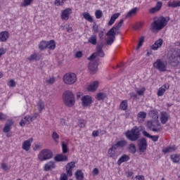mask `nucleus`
I'll return each mask as SVG.
<instances>
[{
  "label": "nucleus",
  "instance_id": "obj_2",
  "mask_svg": "<svg viewBox=\"0 0 180 180\" xmlns=\"http://www.w3.org/2000/svg\"><path fill=\"white\" fill-rule=\"evenodd\" d=\"M167 58L170 64L178 65L180 64V49L178 48L172 49L167 53Z\"/></svg>",
  "mask_w": 180,
  "mask_h": 180
},
{
  "label": "nucleus",
  "instance_id": "obj_23",
  "mask_svg": "<svg viewBox=\"0 0 180 180\" xmlns=\"http://www.w3.org/2000/svg\"><path fill=\"white\" fill-rule=\"evenodd\" d=\"M161 8H162V3L161 1H158L155 7L149 9V12L150 13H156V12H158V11L161 9Z\"/></svg>",
  "mask_w": 180,
  "mask_h": 180
},
{
  "label": "nucleus",
  "instance_id": "obj_16",
  "mask_svg": "<svg viewBox=\"0 0 180 180\" xmlns=\"http://www.w3.org/2000/svg\"><path fill=\"white\" fill-rule=\"evenodd\" d=\"M13 125V120H8L5 124L3 131L4 133H9V131H11V129H12Z\"/></svg>",
  "mask_w": 180,
  "mask_h": 180
},
{
  "label": "nucleus",
  "instance_id": "obj_64",
  "mask_svg": "<svg viewBox=\"0 0 180 180\" xmlns=\"http://www.w3.org/2000/svg\"><path fill=\"white\" fill-rule=\"evenodd\" d=\"M60 180H68V177L67 176V174H62L60 175Z\"/></svg>",
  "mask_w": 180,
  "mask_h": 180
},
{
  "label": "nucleus",
  "instance_id": "obj_6",
  "mask_svg": "<svg viewBox=\"0 0 180 180\" xmlns=\"http://www.w3.org/2000/svg\"><path fill=\"white\" fill-rule=\"evenodd\" d=\"M153 67L160 72H165L167 68H168V63L161 59H157L156 61L153 63Z\"/></svg>",
  "mask_w": 180,
  "mask_h": 180
},
{
  "label": "nucleus",
  "instance_id": "obj_49",
  "mask_svg": "<svg viewBox=\"0 0 180 180\" xmlns=\"http://www.w3.org/2000/svg\"><path fill=\"white\" fill-rule=\"evenodd\" d=\"M95 16L96 19H101L102 16H103V13H102V11L101 10H96L95 11Z\"/></svg>",
  "mask_w": 180,
  "mask_h": 180
},
{
  "label": "nucleus",
  "instance_id": "obj_55",
  "mask_svg": "<svg viewBox=\"0 0 180 180\" xmlns=\"http://www.w3.org/2000/svg\"><path fill=\"white\" fill-rule=\"evenodd\" d=\"M32 2H33V0H24L21 6H29Z\"/></svg>",
  "mask_w": 180,
  "mask_h": 180
},
{
  "label": "nucleus",
  "instance_id": "obj_36",
  "mask_svg": "<svg viewBox=\"0 0 180 180\" xmlns=\"http://www.w3.org/2000/svg\"><path fill=\"white\" fill-rule=\"evenodd\" d=\"M137 13V8H132L126 15L125 18L129 19V18H131V16L136 15Z\"/></svg>",
  "mask_w": 180,
  "mask_h": 180
},
{
  "label": "nucleus",
  "instance_id": "obj_13",
  "mask_svg": "<svg viewBox=\"0 0 180 180\" xmlns=\"http://www.w3.org/2000/svg\"><path fill=\"white\" fill-rule=\"evenodd\" d=\"M71 13H72V8H67L62 11L60 18L63 20H68V19H70V15H71Z\"/></svg>",
  "mask_w": 180,
  "mask_h": 180
},
{
  "label": "nucleus",
  "instance_id": "obj_43",
  "mask_svg": "<svg viewBox=\"0 0 180 180\" xmlns=\"http://www.w3.org/2000/svg\"><path fill=\"white\" fill-rule=\"evenodd\" d=\"M88 41L91 44H93L94 46H96V35L91 36L90 38H89Z\"/></svg>",
  "mask_w": 180,
  "mask_h": 180
},
{
  "label": "nucleus",
  "instance_id": "obj_38",
  "mask_svg": "<svg viewBox=\"0 0 180 180\" xmlns=\"http://www.w3.org/2000/svg\"><path fill=\"white\" fill-rule=\"evenodd\" d=\"M39 50H41V51H43V50H46V49H47V41H41L39 44Z\"/></svg>",
  "mask_w": 180,
  "mask_h": 180
},
{
  "label": "nucleus",
  "instance_id": "obj_32",
  "mask_svg": "<svg viewBox=\"0 0 180 180\" xmlns=\"http://www.w3.org/2000/svg\"><path fill=\"white\" fill-rule=\"evenodd\" d=\"M150 117L154 119V120H158V111L155 110H151L149 112Z\"/></svg>",
  "mask_w": 180,
  "mask_h": 180
},
{
  "label": "nucleus",
  "instance_id": "obj_19",
  "mask_svg": "<svg viewBox=\"0 0 180 180\" xmlns=\"http://www.w3.org/2000/svg\"><path fill=\"white\" fill-rule=\"evenodd\" d=\"M169 89V85L167 86V84H163L161 87L159 88L157 95L158 96H162L164 94H165V91L167 89Z\"/></svg>",
  "mask_w": 180,
  "mask_h": 180
},
{
  "label": "nucleus",
  "instance_id": "obj_63",
  "mask_svg": "<svg viewBox=\"0 0 180 180\" xmlns=\"http://www.w3.org/2000/svg\"><path fill=\"white\" fill-rule=\"evenodd\" d=\"M6 117H8L6 116V115H5L2 112H0V120H5L6 119Z\"/></svg>",
  "mask_w": 180,
  "mask_h": 180
},
{
  "label": "nucleus",
  "instance_id": "obj_50",
  "mask_svg": "<svg viewBox=\"0 0 180 180\" xmlns=\"http://www.w3.org/2000/svg\"><path fill=\"white\" fill-rule=\"evenodd\" d=\"M117 143L119 147H121V148L126 147V146H127V141L126 140L119 141L117 142Z\"/></svg>",
  "mask_w": 180,
  "mask_h": 180
},
{
  "label": "nucleus",
  "instance_id": "obj_52",
  "mask_svg": "<svg viewBox=\"0 0 180 180\" xmlns=\"http://www.w3.org/2000/svg\"><path fill=\"white\" fill-rule=\"evenodd\" d=\"M115 39L116 37H109L108 39L107 40V44L108 46H111V44H113V41H115Z\"/></svg>",
  "mask_w": 180,
  "mask_h": 180
},
{
  "label": "nucleus",
  "instance_id": "obj_60",
  "mask_svg": "<svg viewBox=\"0 0 180 180\" xmlns=\"http://www.w3.org/2000/svg\"><path fill=\"white\" fill-rule=\"evenodd\" d=\"M8 86H11V88H13L14 86H16V83L13 79H11L9 81Z\"/></svg>",
  "mask_w": 180,
  "mask_h": 180
},
{
  "label": "nucleus",
  "instance_id": "obj_57",
  "mask_svg": "<svg viewBox=\"0 0 180 180\" xmlns=\"http://www.w3.org/2000/svg\"><path fill=\"white\" fill-rule=\"evenodd\" d=\"M85 124H86V121H85L84 120H80L79 121V127L81 129H83V127H85Z\"/></svg>",
  "mask_w": 180,
  "mask_h": 180
},
{
  "label": "nucleus",
  "instance_id": "obj_24",
  "mask_svg": "<svg viewBox=\"0 0 180 180\" xmlns=\"http://www.w3.org/2000/svg\"><path fill=\"white\" fill-rule=\"evenodd\" d=\"M168 119H169V115L166 112H162L160 116V122L162 124H165L168 122Z\"/></svg>",
  "mask_w": 180,
  "mask_h": 180
},
{
  "label": "nucleus",
  "instance_id": "obj_11",
  "mask_svg": "<svg viewBox=\"0 0 180 180\" xmlns=\"http://www.w3.org/2000/svg\"><path fill=\"white\" fill-rule=\"evenodd\" d=\"M147 140H146V138L141 139L138 143L140 153H145L147 150Z\"/></svg>",
  "mask_w": 180,
  "mask_h": 180
},
{
  "label": "nucleus",
  "instance_id": "obj_15",
  "mask_svg": "<svg viewBox=\"0 0 180 180\" xmlns=\"http://www.w3.org/2000/svg\"><path fill=\"white\" fill-rule=\"evenodd\" d=\"M33 142V138H30L28 140L25 141L22 143V148L25 150V151H29L30 150V147H32V143Z\"/></svg>",
  "mask_w": 180,
  "mask_h": 180
},
{
  "label": "nucleus",
  "instance_id": "obj_4",
  "mask_svg": "<svg viewBox=\"0 0 180 180\" xmlns=\"http://www.w3.org/2000/svg\"><path fill=\"white\" fill-rule=\"evenodd\" d=\"M140 129L137 127H134L125 133V136L129 141H137L140 139Z\"/></svg>",
  "mask_w": 180,
  "mask_h": 180
},
{
  "label": "nucleus",
  "instance_id": "obj_17",
  "mask_svg": "<svg viewBox=\"0 0 180 180\" xmlns=\"http://www.w3.org/2000/svg\"><path fill=\"white\" fill-rule=\"evenodd\" d=\"M54 160L56 162H64L65 161H68V158L65 155L59 154L54 158Z\"/></svg>",
  "mask_w": 180,
  "mask_h": 180
},
{
  "label": "nucleus",
  "instance_id": "obj_31",
  "mask_svg": "<svg viewBox=\"0 0 180 180\" xmlns=\"http://www.w3.org/2000/svg\"><path fill=\"white\" fill-rule=\"evenodd\" d=\"M46 49H49V50H54L56 49V41L54 40L46 41Z\"/></svg>",
  "mask_w": 180,
  "mask_h": 180
},
{
  "label": "nucleus",
  "instance_id": "obj_62",
  "mask_svg": "<svg viewBox=\"0 0 180 180\" xmlns=\"http://www.w3.org/2000/svg\"><path fill=\"white\" fill-rule=\"evenodd\" d=\"M92 136L93 137H98L99 136V130L93 131Z\"/></svg>",
  "mask_w": 180,
  "mask_h": 180
},
{
  "label": "nucleus",
  "instance_id": "obj_34",
  "mask_svg": "<svg viewBox=\"0 0 180 180\" xmlns=\"http://www.w3.org/2000/svg\"><path fill=\"white\" fill-rule=\"evenodd\" d=\"M129 106V104L127 103V100H124L121 102L120 105V108L121 110H127V108Z\"/></svg>",
  "mask_w": 180,
  "mask_h": 180
},
{
  "label": "nucleus",
  "instance_id": "obj_8",
  "mask_svg": "<svg viewBox=\"0 0 180 180\" xmlns=\"http://www.w3.org/2000/svg\"><path fill=\"white\" fill-rule=\"evenodd\" d=\"M51 158H53V152L49 149L42 150L38 155L39 161H47Z\"/></svg>",
  "mask_w": 180,
  "mask_h": 180
},
{
  "label": "nucleus",
  "instance_id": "obj_54",
  "mask_svg": "<svg viewBox=\"0 0 180 180\" xmlns=\"http://www.w3.org/2000/svg\"><path fill=\"white\" fill-rule=\"evenodd\" d=\"M1 169H3V171H9V169H11V167L8 166V165H6V163H1Z\"/></svg>",
  "mask_w": 180,
  "mask_h": 180
},
{
  "label": "nucleus",
  "instance_id": "obj_18",
  "mask_svg": "<svg viewBox=\"0 0 180 180\" xmlns=\"http://www.w3.org/2000/svg\"><path fill=\"white\" fill-rule=\"evenodd\" d=\"M163 43L164 41L162 40V39H159L155 42L153 45L151 46L150 49L152 50H158V49H160V47H162Z\"/></svg>",
  "mask_w": 180,
  "mask_h": 180
},
{
  "label": "nucleus",
  "instance_id": "obj_47",
  "mask_svg": "<svg viewBox=\"0 0 180 180\" xmlns=\"http://www.w3.org/2000/svg\"><path fill=\"white\" fill-rule=\"evenodd\" d=\"M61 144L63 154H67L68 153V146L64 142H62Z\"/></svg>",
  "mask_w": 180,
  "mask_h": 180
},
{
  "label": "nucleus",
  "instance_id": "obj_27",
  "mask_svg": "<svg viewBox=\"0 0 180 180\" xmlns=\"http://www.w3.org/2000/svg\"><path fill=\"white\" fill-rule=\"evenodd\" d=\"M130 160V157L127 155H123L122 156L120 157V158L117 161V165H122L123 162H127Z\"/></svg>",
  "mask_w": 180,
  "mask_h": 180
},
{
  "label": "nucleus",
  "instance_id": "obj_44",
  "mask_svg": "<svg viewBox=\"0 0 180 180\" xmlns=\"http://www.w3.org/2000/svg\"><path fill=\"white\" fill-rule=\"evenodd\" d=\"M38 110L41 113L42 110L44 109V103L41 101H39L37 103Z\"/></svg>",
  "mask_w": 180,
  "mask_h": 180
},
{
  "label": "nucleus",
  "instance_id": "obj_61",
  "mask_svg": "<svg viewBox=\"0 0 180 180\" xmlns=\"http://www.w3.org/2000/svg\"><path fill=\"white\" fill-rule=\"evenodd\" d=\"M131 99H136L137 98V94L134 92H131L129 94Z\"/></svg>",
  "mask_w": 180,
  "mask_h": 180
},
{
  "label": "nucleus",
  "instance_id": "obj_48",
  "mask_svg": "<svg viewBox=\"0 0 180 180\" xmlns=\"http://www.w3.org/2000/svg\"><path fill=\"white\" fill-rule=\"evenodd\" d=\"M136 94L139 95V96H143L144 95V92H146V87H142L141 89H137L136 90Z\"/></svg>",
  "mask_w": 180,
  "mask_h": 180
},
{
  "label": "nucleus",
  "instance_id": "obj_12",
  "mask_svg": "<svg viewBox=\"0 0 180 180\" xmlns=\"http://www.w3.org/2000/svg\"><path fill=\"white\" fill-rule=\"evenodd\" d=\"M91 62L89 64V70L90 74H96L98 71V61L94 60V59L90 60Z\"/></svg>",
  "mask_w": 180,
  "mask_h": 180
},
{
  "label": "nucleus",
  "instance_id": "obj_22",
  "mask_svg": "<svg viewBox=\"0 0 180 180\" xmlns=\"http://www.w3.org/2000/svg\"><path fill=\"white\" fill-rule=\"evenodd\" d=\"M9 39V32L8 31H2L0 32V41L4 42Z\"/></svg>",
  "mask_w": 180,
  "mask_h": 180
},
{
  "label": "nucleus",
  "instance_id": "obj_39",
  "mask_svg": "<svg viewBox=\"0 0 180 180\" xmlns=\"http://www.w3.org/2000/svg\"><path fill=\"white\" fill-rule=\"evenodd\" d=\"M172 161L174 163H178L180 160V156L177 154H173L170 156Z\"/></svg>",
  "mask_w": 180,
  "mask_h": 180
},
{
  "label": "nucleus",
  "instance_id": "obj_53",
  "mask_svg": "<svg viewBox=\"0 0 180 180\" xmlns=\"http://www.w3.org/2000/svg\"><path fill=\"white\" fill-rule=\"evenodd\" d=\"M143 43H144V37H141L139 41L138 46L136 47V50H139L141 46H143Z\"/></svg>",
  "mask_w": 180,
  "mask_h": 180
},
{
  "label": "nucleus",
  "instance_id": "obj_26",
  "mask_svg": "<svg viewBox=\"0 0 180 180\" xmlns=\"http://www.w3.org/2000/svg\"><path fill=\"white\" fill-rule=\"evenodd\" d=\"M26 124H30V116L26 115L23 120H21L20 122V126L23 127Z\"/></svg>",
  "mask_w": 180,
  "mask_h": 180
},
{
  "label": "nucleus",
  "instance_id": "obj_33",
  "mask_svg": "<svg viewBox=\"0 0 180 180\" xmlns=\"http://www.w3.org/2000/svg\"><path fill=\"white\" fill-rule=\"evenodd\" d=\"M82 15L84 18L88 22H90V23H92V22H94V18L91 16V14H89V13L84 12L82 13Z\"/></svg>",
  "mask_w": 180,
  "mask_h": 180
},
{
  "label": "nucleus",
  "instance_id": "obj_28",
  "mask_svg": "<svg viewBox=\"0 0 180 180\" xmlns=\"http://www.w3.org/2000/svg\"><path fill=\"white\" fill-rule=\"evenodd\" d=\"M41 56L38 53H32L30 56H29L27 60L28 61H39Z\"/></svg>",
  "mask_w": 180,
  "mask_h": 180
},
{
  "label": "nucleus",
  "instance_id": "obj_9",
  "mask_svg": "<svg viewBox=\"0 0 180 180\" xmlns=\"http://www.w3.org/2000/svg\"><path fill=\"white\" fill-rule=\"evenodd\" d=\"M103 47V46L102 44L97 45L96 47V53H94L91 56H90L87 60H95L97 56H98V57H105V53H103V50L102 49Z\"/></svg>",
  "mask_w": 180,
  "mask_h": 180
},
{
  "label": "nucleus",
  "instance_id": "obj_29",
  "mask_svg": "<svg viewBox=\"0 0 180 180\" xmlns=\"http://www.w3.org/2000/svg\"><path fill=\"white\" fill-rule=\"evenodd\" d=\"M176 150V147L175 146H167L162 149V153L165 154H168V153H174Z\"/></svg>",
  "mask_w": 180,
  "mask_h": 180
},
{
  "label": "nucleus",
  "instance_id": "obj_21",
  "mask_svg": "<svg viewBox=\"0 0 180 180\" xmlns=\"http://www.w3.org/2000/svg\"><path fill=\"white\" fill-rule=\"evenodd\" d=\"M142 133L145 137H148V139H151L152 141H154L155 143L156 141H158V139H160V136L158 135L152 136L150 134H148L146 131H143Z\"/></svg>",
  "mask_w": 180,
  "mask_h": 180
},
{
  "label": "nucleus",
  "instance_id": "obj_37",
  "mask_svg": "<svg viewBox=\"0 0 180 180\" xmlns=\"http://www.w3.org/2000/svg\"><path fill=\"white\" fill-rule=\"evenodd\" d=\"M107 36H110V37H116V28L112 27L108 32Z\"/></svg>",
  "mask_w": 180,
  "mask_h": 180
},
{
  "label": "nucleus",
  "instance_id": "obj_3",
  "mask_svg": "<svg viewBox=\"0 0 180 180\" xmlns=\"http://www.w3.org/2000/svg\"><path fill=\"white\" fill-rule=\"evenodd\" d=\"M63 101L65 106L72 108L75 105V96L74 94L70 91H66L63 94Z\"/></svg>",
  "mask_w": 180,
  "mask_h": 180
},
{
  "label": "nucleus",
  "instance_id": "obj_59",
  "mask_svg": "<svg viewBox=\"0 0 180 180\" xmlns=\"http://www.w3.org/2000/svg\"><path fill=\"white\" fill-rule=\"evenodd\" d=\"M64 2H65V0H56L55 1V4L57 6H61L62 5L64 4Z\"/></svg>",
  "mask_w": 180,
  "mask_h": 180
},
{
  "label": "nucleus",
  "instance_id": "obj_56",
  "mask_svg": "<svg viewBox=\"0 0 180 180\" xmlns=\"http://www.w3.org/2000/svg\"><path fill=\"white\" fill-rule=\"evenodd\" d=\"M115 150H112V148H110L108 150V154L110 155V158H113V157H115V155H116V153H115Z\"/></svg>",
  "mask_w": 180,
  "mask_h": 180
},
{
  "label": "nucleus",
  "instance_id": "obj_35",
  "mask_svg": "<svg viewBox=\"0 0 180 180\" xmlns=\"http://www.w3.org/2000/svg\"><path fill=\"white\" fill-rule=\"evenodd\" d=\"M75 176L77 180H84V173L80 169L77 170Z\"/></svg>",
  "mask_w": 180,
  "mask_h": 180
},
{
  "label": "nucleus",
  "instance_id": "obj_41",
  "mask_svg": "<svg viewBox=\"0 0 180 180\" xmlns=\"http://www.w3.org/2000/svg\"><path fill=\"white\" fill-rule=\"evenodd\" d=\"M56 82V78L54 77H50L49 79H46L45 80V84L47 85H53Z\"/></svg>",
  "mask_w": 180,
  "mask_h": 180
},
{
  "label": "nucleus",
  "instance_id": "obj_7",
  "mask_svg": "<svg viewBox=\"0 0 180 180\" xmlns=\"http://www.w3.org/2000/svg\"><path fill=\"white\" fill-rule=\"evenodd\" d=\"M63 82L66 85H74L77 82V75L72 72L66 73L63 76Z\"/></svg>",
  "mask_w": 180,
  "mask_h": 180
},
{
  "label": "nucleus",
  "instance_id": "obj_25",
  "mask_svg": "<svg viewBox=\"0 0 180 180\" xmlns=\"http://www.w3.org/2000/svg\"><path fill=\"white\" fill-rule=\"evenodd\" d=\"M98 86H99V82L98 81H95L88 86L87 90L94 92V91H96V89H98Z\"/></svg>",
  "mask_w": 180,
  "mask_h": 180
},
{
  "label": "nucleus",
  "instance_id": "obj_40",
  "mask_svg": "<svg viewBox=\"0 0 180 180\" xmlns=\"http://www.w3.org/2000/svg\"><path fill=\"white\" fill-rule=\"evenodd\" d=\"M129 153H131V154H136V152L137 151L136 145H134V143L129 144Z\"/></svg>",
  "mask_w": 180,
  "mask_h": 180
},
{
  "label": "nucleus",
  "instance_id": "obj_45",
  "mask_svg": "<svg viewBox=\"0 0 180 180\" xmlns=\"http://www.w3.org/2000/svg\"><path fill=\"white\" fill-rule=\"evenodd\" d=\"M168 5L172 8H178V6H180V1L169 2Z\"/></svg>",
  "mask_w": 180,
  "mask_h": 180
},
{
  "label": "nucleus",
  "instance_id": "obj_20",
  "mask_svg": "<svg viewBox=\"0 0 180 180\" xmlns=\"http://www.w3.org/2000/svg\"><path fill=\"white\" fill-rule=\"evenodd\" d=\"M54 168H56V162L50 161L45 164L44 169V171H51V169H54Z\"/></svg>",
  "mask_w": 180,
  "mask_h": 180
},
{
  "label": "nucleus",
  "instance_id": "obj_58",
  "mask_svg": "<svg viewBox=\"0 0 180 180\" xmlns=\"http://www.w3.org/2000/svg\"><path fill=\"white\" fill-rule=\"evenodd\" d=\"M138 117H140V119H146V117H147V114L144 112H139Z\"/></svg>",
  "mask_w": 180,
  "mask_h": 180
},
{
  "label": "nucleus",
  "instance_id": "obj_51",
  "mask_svg": "<svg viewBox=\"0 0 180 180\" xmlns=\"http://www.w3.org/2000/svg\"><path fill=\"white\" fill-rule=\"evenodd\" d=\"M52 139H53L56 143H58V139H60V136L58 135V134H57V132L53 131L52 134Z\"/></svg>",
  "mask_w": 180,
  "mask_h": 180
},
{
  "label": "nucleus",
  "instance_id": "obj_30",
  "mask_svg": "<svg viewBox=\"0 0 180 180\" xmlns=\"http://www.w3.org/2000/svg\"><path fill=\"white\" fill-rule=\"evenodd\" d=\"M119 16H120V13L113 14L111 16L110 21L108 22V26H112V25H113V23H115V22L116 21V19H117V18H119Z\"/></svg>",
  "mask_w": 180,
  "mask_h": 180
},
{
  "label": "nucleus",
  "instance_id": "obj_42",
  "mask_svg": "<svg viewBox=\"0 0 180 180\" xmlns=\"http://www.w3.org/2000/svg\"><path fill=\"white\" fill-rule=\"evenodd\" d=\"M124 22V20L123 19L120 20V22L114 26L115 28V32H117V30H120V27L123 26V23Z\"/></svg>",
  "mask_w": 180,
  "mask_h": 180
},
{
  "label": "nucleus",
  "instance_id": "obj_14",
  "mask_svg": "<svg viewBox=\"0 0 180 180\" xmlns=\"http://www.w3.org/2000/svg\"><path fill=\"white\" fill-rule=\"evenodd\" d=\"M75 168V162H70L66 165V172L68 176H72V169Z\"/></svg>",
  "mask_w": 180,
  "mask_h": 180
},
{
  "label": "nucleus",
  "instance_id": "obj_5",
  "mask_svg": "<svg viewBox=\"0 0 180 180\" xmlns=\"http://www.w3.org/2000/svg\"><path fill=\"white\" fill-rule=\"evenodd\" d=\"M147 126L152 131H156L157 133L162 131V127L158 120H149L147 122Z\"/></svg>",
  "mask_w": 180,
  "mask_h": 180
},
{
  "label": "nucleus",
  "instance_id": "obj_10",
  "mask_svg": "<svg viewBox=\"0 0 180 180\" xmlns=\"http://www.w3.org/2000/svg\"><path fill=\"white\" fill-rule=\"evenodd\" d=\"M82 105L83 108H88L92 104V97L91 96H84L81 98Z\"/></svg>",
  "mask_w": 180,
  "mask_h": 180
},
{
  "label": "nucleus",
  "instance_id": "obj_1",
  "mask_svg": "<svg viewBox=\"0 0 180 180\" xmlns=\"http://www.w3.org/2000/svg\"><path fill=\"white\" fill-rule=\"evenodd\" d=\"M169 21V19L167 20L165 17L155 18L153 22L151 23V32H160V30H162L167 26Z\"/></svg>",
  "mask_w": 180,
  "mask_h": 180
},
{
  "label": "nucleus",
  "instance_id": "obj_46",
  "mask_svg": "<svg viewBox=\"0 0 180 180\" xmlns=\"http://www.w3.org/2000/svg\"><path fill=\"white\" fill-rule=\"evenodd\" d=\"M106 98V94L105 93H98L96 96V99L98 101H103Z\"/></svg>",
  "mask_w": 180,
  "mask_h": 180
}]
</instances>
